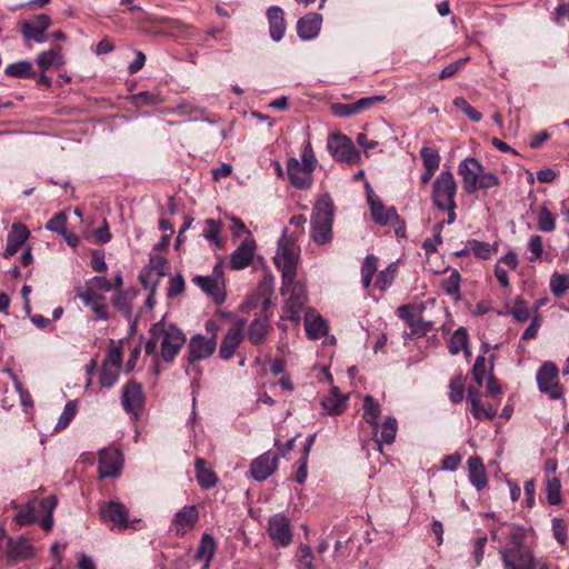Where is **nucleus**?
Wrapping results in <instances>:
<instances>
[{
  "label": "nucleus",
  "mask_w": 569,
  "mask_h": 569,
  "mask_svg": "<svg viewBox=\"0 0 569 569\" xmlns=\"http://www.w3.org/2000/svg\"><path fill=\"white\" fill-rule=\"evenodd\" d=\"M150 338L146 342V353L152 355L156 362V373H159V359L164 362H173L177 355L186 343V335L173 323H167L164 319L153 323L149 330Z\"/></svg>",
  "instance_id": "1"
},
{
  "label": "nucleus",
  "mask_w": 569,
  "mask_h": 569,
  "mask_svg": "<svg viewBox=\"0 0 569 569\" xmlns=\"http://www.w3.org/2000/svg\"><path fill=\"white\" fill-rule=\"evenodd\" d=\"M335 207L329 196H322L315 204L311 217V238L317 244L332 239Z\"/></svg>",
  "instance_id": "2"
},
{
  "label": "nucleus",
  "mask_w": 569,
  "mask_h": 569,
  "mask_svg": "<svg viewBox=\"0 0 569 569\" xmlns=\"http://www.w3.org/2000/svg\"><path fill=\"white\" fill-rule=\"evenodd\" d=\"M521 530L515 529L509 535V541L500 550L506 569H535V558L523 546Z\"/></svg>",
  "instance_id": "3"
},
{
  "label": "nucleus",
  "mask_w": 569,
  "mask_h": 569,
  "mask_svg": "<svg viewBox=\"0 0 569 569\" xmlns=\"http://www.w3.org/2000/svg\"><path fill=\"white\" fill-rule=\"evenodd\" d=\"M317 159L311 144L308 142L302 151L301 161L290 158L287 161V173L293 187L300 190L309 189L313 182L312 172L316 169Z\"/></svg>",
  "instance_id": "4"
},
{
  "label": "nucleus",
  "mask_w": 569,
  "mask_h": 569,
  "mask_svg": "<svg viewBox=\"0 0 569 569\" xmlns=\"http://www.w3.org/2000/svg\"><path fill=\"white\" fill-rule=\"evenodd\" d=\"M287 230L288 229H284L282 237L279 240L274 262L281 270L284 282L290 283L292 279L297 278L299 250L293 242L295 240L287 237Z\"/></svg>",
  "instance_id": "5"
},
{
  "label": "nucleus",
  "mask_w": 569,
  "mask_h": 569,
  "mask_svg": "<svg viewBox=\"0 0 569 569\" xmlns=\"http://www.w3.org/2000/svg\"><path fill=\"white\" fill-rule=\"evenodd\" d=\"M99 515L103 522L110 525L111 529L119 531L127 528L137 529L139 519L129 520L128 508L118 500L104 501L100 503Z\"/></svg>",
  "instance_id": "6"
},
{
  "label": "nucleus",
  "mask_w": 569,
  "mask_h": 569,
  "mask_svg": "<svg viewBox=\"0 0 569 569\" xmlns=\"http://www.w3.org/2000/svg\"><path fill=\"white\" fill-rule=\"evenodd\" d=\"M216 338H207L199 333L192 336L188 343V368L186 371L189 372V369H191L198 375L201 373L199 361L211 357L216 351Z\"/></svg>",
  "instance_id": "7"
},
{
  "label": "nucleus",
  "mask_w": 569,
  "mask_h": 569,
  "mask_svg": "<svg viewBox=\"0 0 569 569\" xmlns=\"http://www.w3.org/2000/svg\"><path fill=\"white\" fill-rule=\"evenodd\" d=\"M457 184L451 171H442L433 182L432 199L439 210L456 208Z\"/></svg>",
  "instance_id": "8"
},
{
  "label": "nucleus",
  "mask_w": 569,
  "mask_h": 569,
  "mask_svg": "<svg viewBox=\"0 0 569 569\" xmlns=\"http://www.w3.org/2000/svg\"><path fill=\"white\" fill-rule=\"evenodd\" d=\"M281 292L282 295H289L284 307L286 317L298 322L300 320L302 307L307 302L305 287L297 282L296 279H292L290 283L284 282L282 279Z\"/></svg>",
  "instance_id": "9"
},
{
  "label": "nucleus",
  "mask_w": 569,
  "mask_h": 569,
  "mask_svg": "<svg viewBox=\"0 0 569 569\" xmlns=\"http://www.w3.org/2000/svg\"><path fill=\"white\" fill-rule=\"evenodd\" d=\"M559 370L553 362H545L537 373V383L541 392L547 393L550 399L562 398V387L559 385Z\"/></svg>",
  "instance_id": "10"
},
{
  "label": "nucleus",
  "mask_w": 569,
  "mask_h": 569,
  "mask_svg": "<svg viewBox=\"0 0 569 569\" xmlns=\"http://www.w3.org/2000/svg\"><path fill=\"white\" fill-rule=\"evenodd\" d=\"M328 149L331 156L338 160L350 164L360 160V153L356 149L351 139L341 133H332L328 141Z\"/></svg>",
  "instance_id": "11"
},
{
  "label": "nucleus",
  "mask_w": 569,
  "mask_h": 569,
  "mask_svg": "<svg viewBox=\"0 0 569 569\" xmlns=\"http://www.w3.org/2000/svg\"><path fill=\"white\" fill-rule=\"evenodd\" d=\"M268 535L276 547L289 546L292 542L290 519L284 513L273 515L268 522Z\"/></svg>",
  "instance_id": "12"
},
{
  "label": "nucleus",
  "mask_w": 569,
  "mask_h": 569,
  "mask_svg": "<svg viewBox=\"0 0 569 569\" xmlns=\"http://www.w3.org/2000/svg\"><path fill=\"white\" fill-rule=\"evenodd\" d=\"M122 467V456L117 448H104L99 451L98 472L101 478L118 477Z\"/></svg>",
  "instance_id": "13"
},
{
  "label": "nucleus",
  "mask_w": 569,
  "mask_h": 569,
  "mask_svg": "<svg viewBox=\"0 0 569 569\" xmlns=\"http://www.w3.org/2000/svg\"><path fill=\"white\" fill-rule=\"evenodd\" d=\"M244 320H237L223 337L219 348V355L223 360H229L234 356L237 348L244 338Z\"/></svg>",
  "instance_id": "14"
},
{
  "label": "nucleus",
  "mask_w": 569,
  "mask_h": 569,
  "mask_svg": "<svg viewBox=\"0 0 569 569\" xmlns=\"http://www.w3.org/2000/svg\"><path fill=\"white\" fill-rule=\"evenodd\" d=\"M269 306L270 300L264 299L260 315L256 317L253 321L249 325L248 339L254 346L263 343L271 328L269 317L267 315Z\"/></svg>",
  "instance_id": "15"
},
{
  "label": "nucleus",
  "mask_w": 569,
  "mask_h": 569,
  "mask_svg": "<svg viewBox=\"0 0 569 569\" xmlns=\"http://www.w3.org/2000/svg\"><path fill=\"white\" fill-rule=\"evenodd\" d=\"M483 169L482 164L472 157L465 159L458 167V173L462 177L463 189L467 193L476 191L479 176Z\"/></svg>",
  "instance_id": "16"
},
{
  "label": "nucleus",
  "mask_w": 569,
  "mask_h": 569,
  "mask_svg": "<svg viewBox=\"0 0 569 569\" xmlns=\"http://www.w3.org/2000/svg\"><path fill=\"white\" fill-rule=\"evenodd\" d=\"M121 402L127 412L138 416L143 406L141 385L136 381H129L123 387Z\"/></svg>",
  "instance_id": "17"
},
{
  "label": "nucleus",
  "mask_w": 569,
  "mask_h": 569,
  "mask_svg": "<svg viewBox=\"0 0 569 569\" xmlns=\"http://www.w3.org/2000/svg\"><path fill=\"white\" fill-rule=\"evenodd\" d=\"M199 512L196 506H184L180 509L172 519V527L176 535L179 537L184 536L192 530L198 521Z\"/></svg>",
  "instance_id": "18"
},
{
  "label": "nucleus",
  "mask_w": 569,
  "mask_h": 569,
  "mask_svg": "<svg viewBox=\"0 0 569 569\" xmlns=\"http://www.w3.org/2000/svg\"><path fill=\"white\" fill-rule=\"evenodd\" d=\"M51 24V18L48 14H38L33 20L27 21L21 26V32L26 40H34L42 43L46 41L43 33Z\"/></svg>",
  "instance_id": "19"
},
{
  "label": "nucleus",
  "mask_w": 569,
  "mask_h": 569,
  "mask_svg": "<svg viewBox=\"0 0 569 569\" xmlns=\"http://www.w3.org/2000/svg\"><path fill=\"white\" fill-rule=\"evenodd\" d=\"M277 465V456L273 452L268 451L251 462L250 473L257 481H263L273 473Z\"/></svg>",
  "instance_id": "20"
},
{
  "label": "nucleus",
  "mask_w": 569,
  "mask_h": 569,
  "mask_svg": "<svg viewBox=\"0 0 569 569\" xmlns=\"http://www.w3.org/2000/svg\"><path fill=\"white\" fill-rule=\"evenodd\" d=\"M256 251V241L252 237L246 238L241 244L231 253L230 267L233 270H241L248 267Z\"/></svg>",
  "instance_id": "21"
},
{
  "label": "nucleus",
  "mask_w": 569,
  "mask_h": 569,
  "mask_svg": "<svg viewBox=\"0 0 569 569\" xmlns=\"http://www.w3.org/2000/svg\"><path fill=\"white\" fill-rule=\"evenodd\" d=\"M368 202L371 217L376 223L386 226L392 222V218H398L397 210L393 207H386L372 190L368 192Z\"/></svg>",
  "instance_id": "22"
},
{
  "label": "nucleus",
  "mask_w": 569,
  "mask_h": 569,
  "mask_svg": "<svg viewBox=\"0 0 569 569\" xmlns=\"http://www.w3.org/2000/svg\"><path fill=\"white\" fill-rule=\"evenodd\" d=\"M29 236L30 231L24 224L14 222L7 237V247L4 249L3 257L10 258L14 256L28 240Z\"/></svg>",
  "instance_id": "23"
},
{
  "label": "nucleus",
  "mask_w": 569,
  "mask_h": 569,
  "mask_svg": "<svg viewBox=\"0 0 569 569\" xmlns=\"http://www.w3.org/2000/svg\"><path fill=\"white\" fill-rule=\"evenodd\" d=\"M322 16L320 13H308L297 22V33L302 40L316 38L321 29Z\"/></svg>",
  "instance_id": "24"
},
{
  "label": "nucleus",
  "mask_w": 569,
  "mask_h": 569,
  "mask_svg": "<svg viewBox=\"0 0 569 569\" xmlns=\"http://www.w3.org/2000/svg\"><path fill=\"white\" fill-rule=\"evenodd\" d=\"M78 297L83 301V303L87 307L91 308L92 312L96 315V319H109L107 306L103 303V296L97 293L94 290H92V288H84L83 290L78 292Z\"/></svg>",
  "instance_id": "25"
},
{
  "label": "nucleus",
  "mask_w": 569,
  "mask_h": 569,
  "mask_svg": "<svg viewBox=\"0 0 569 569\" xmlns=\"http://www.w3.org/2000/svg\"><path fill=\"white\" fill-rule=\"evenodd\" d=\"M348 396L342 395L340 389L332 386L328 396L321 400V407L326 415L336 416L345 411L347 406Z\"/></svg>",
  "instance_id": "26"
},
{
  "label": "nucleus",
  "mask_w": 569,
  "mask_h": 569,
  "mask_svg": "<svg viewBox=\"0 0 569 569\" xmlns=\"http://www.w3.org/2000/svg\"><path fill=\"white\" fill-rule=\"evenodd\" d=\"M305 329L308 338L311 340H318L328 333L326 320L312 309L306 311Z\"/></svg>",
  "instance_id": "27"
},
{
  "label": "nucleus",
  "mask_w": 569,
  "mask_h": 569,
  "mask_svg": "<svg viewBox=\"0 0 569 569\" xmlns=\"http://www.w3.org/2000/svg\"><path fill=\"white\" fill-rule=\"evenodd\" d=\"M193 283L209 295L216 303L220 305L224 301L226 292L222 282L217 278L210 276H196L193 278Z\"/></svg>",
  "instance_id": "28"
},
{
  "label": "nucleus",
  "mask_w": 569,
  "mask_h": 569,
  "mask_svg": "<svg viewBox=\"0 0 569 569\" xmlns=\"http://www.w3.org/2000/svg\"><path fill=\"white\" fill-rule=\"evenodd\" d=\"M397 311L398 316L410 326V336L420 337L430 330L431 325L429 322L422 321L420 317L416 316L412 312V308L410 306H400Z\"/></svg>",
  "instance_id": "29"
},
{
  "label": "nucleus",
  "mask_w": 569,
  "mask_h": 569,
  "mask_svg": "<svg viewBox=\"0 0 569 569\" xmlns=\"http://www.w3.org/2000/svg\"><path fill=\"white\" fill-rule=\"evenodd\" d=\"M469 471V481L477 490H482L488 485L487 472L482 460L477 457H470L467 461Z\"/></svg>",
  "instance_id": "30"
},
{
  "label": "nucleus",
  "mask_w": 569,
  "mask_h": 569,
  "mask_svg": "<svg viewBox=\"0 0 569 569\" xmlns=\"http://www.w3.org/2000/svg\"><path fill=\"white\" fill-rule=\"evenodd\" d=\"M267 18L269 21L270 37L274 41H280L286 32V22L282 9L278 6L270 7L267 11Z\"/></svg>",
  "instance_id": "31"
},
{
  "label": "nucleus",
  "mask_w": 569,
  "mask_h": 569,
  "mask_svg": "<svg viewBox=\"0 0 569 569\" xmlns=\"http://www.w3.org/2000/svg\"><path fill=\"white\" fill-rule=\"evenodd\" d=\"M8 556L14 560L29 559L34 556L32 546L24 539L8 540Z\"/></svg>",
  "instance_id": "32"
},
{
  "label": "nucleus",
  "mask_w": 569,
  "mask_h": 569,
  "mask_svg": "<svg viewBox=\"0 0 569 569\" xmlns=\"http://www.w3.org/2000/svg\"><path fill=\"white\" fill-rule=\"evenodd\" d=\"M138 292L134 289H128L126 291L120 290L113 300V306L118 309L127 319H130L132 311V300L137 297Z\"/></svg>",
  "instance_id": "33"
},
{
  "label": "nucleus",
  "mask_w": 569,
  "mask_h": 569,
  "mask_svg": "<svg viewBox=\"0 0 569 569\" xmlns=\"http://www.w3.org/2000/svg\"><path fill=\"white\" fill-rule=\"evenodd\" d=\"M196 471L197 480L202 488H212L218 482L216 473L211 469L206 468V461L202 458L196 459Z\"/></svg>",
  "instance_id": "34"
},
{
  "label": "nucleus",
  "mask_w": 569,
  "mask_h": 569,
  "mask_svg": "<svg viewBox=\"0 0 569 569\" xmlns=\"http://www.w3.org/2000/svg\"><path fill=\"white\" fill-rule=\"evenodd\" d=\"M468 332L463 327H459L451 336L449 341V351L451 355H458L461 350L465 351L467 356L470 355V350L468 348Z\"/></svg>",
  "instance_id": "35"
},
{
  "label": "nucleus",
  "mask_w": 569,
  "mask_h": 569,
  "mask_svg": "<svg viewBox=\"0 0 569 569\" xmlns=\"http://www.w3.org/2000/svg\"><path fill=\"white\" fill-rule=\"evenodd\" d=\"M216 550V541L212 536L204 533L201 538V543L196 552L197 560H203L204 567H209Z\"/></svg>",
  "instance_id": "36"
},
{
  "label": "nucleus",
  "mask_w": 569,
  "mask_h": 569,
  "mask_svg": "<svg viewBox=\"0 0 569 569\" xmlns=\"http://www.w3.org/2000/svg\"><path fill=\"white\" fill-rule=\"evenodd\" d=\"M363 419L366 422H368L371 426L377 427L378 418L381 415V407L380 405L375 400V398L370 395H367L363 398Z\"/></svg>",
  "instance_id": "37"
},
{
  "label": "nucleus",
  "mask_w": 569,
  "mask_h": 569,
  "mask_svg": "<svg viewBox=\"0 0 569 569\" xmlns=\"http://www.w3.org/2000/svg\"><path fill=\"white\" fill-rule=\"evenodd\" d=\"M4 73L12 78H31L34 76L32 63L26 60L7 66Z\"/></svg>",
  "instance_id": "38"
},
{
  "label": "nucleus",
  "mask_w": 569,
  "mask_h": 569,
  "mask_svg": "<svg viewBox=\"0 0 569 569\" xmlns=\"http://www.w3.org/2000/svg\"><path fill=\"white\" fill-rule=\"evenodd\" d=\"M398 423L396 418L388 417L381 425L380 438L377 440L379 446L381 443L391 445L396 439Z\"/></svg>",
  "instance_id": "39"
},
{
  "label": "nucleus",
  "mask_w": 569,
  "mask_h": 569,
  "mask_svg": "<svg viewBox=\"0 0 569 569\" xmlns=\"http://www.w3.org/2000/svg\"><path fill=\"white\" fill-rule=\"evenodd\" d=\"M36 62L42 70H47L52 67H60L63 59L59 50H50L40 53Z\"/></svg>",
  "instance_id": "40"
},
{
  "label": "nucleus",
  "mask_w": 569,
  "mask_h": 569,
  "mask_svg": "<svg viewBox=\"0 0 569 569\" xmlns=\"http://www.w3.org/2000/svg\"><path fill=\"white\" fill-rule=\"evenodd\" d=\"M39 506L42 510L47 511V516L41 520L40 526L46 530L50 531L53 526L52 512L57 507V499L54 496H49L39 501Z\"/></svg>",
  "instance_id": "41"
},
{
  "label": "nucleus",
  "mask_w": 569,
  "mask_h": 569,
  "mask_svg": "<svg viewBox=\"0 0 569 569\" xmlns=\"http://www.w3.org/2000/svg\"><path fill=\"white\" fill-rule=\"evenodd\" d=\"M377 271V258L373 254H368L361 267V281L362 286L367 289L371 284L372 278Z\"/></svg>",
  "instance_id": "42"
},
{
  "label": "nucleus",
  "mask_w": 569,
  "mask_h": 569,
  "mask_svg": "<svg viewBox=\"0 0 569 569\" xmlns=\"http://www.w3.org/2000/svg\"><path fill=\"white\" fill-rule=\"evenodd\" d=\"M207 228L203 230L202 236L214 243L217 247H222V240L220 238L221 223L214 219H207L204 221Z\"/></svg>",
  "instance_id": "43"
},
{
  "label": "nucleus",
  "mask_w": 569,
  "mask_h": 569,
  "mask_svg": "<svg viewBox=\"0 0 569 569\" xmlns=\"http://www.w3.org/2000/svg\"><path fill=\"white\" fill-rule=\"evenodd\" d=\"M560 480L556 477H548L546 481V492L548 502L552 506L560 503L561 495H560Z\"/></svg>",
  "instance_id": "44"
},
{
  "label": "nucleus",
  "mask_w": 569,
  "mask_h": 569,
  "mask_svg": "<svg viewBox=\"0 0 569 569\" xmlns=\"http://www.w3.org/2000/svg\"><path fill=\"white\" fill-rule=\"evenodd\" d=\"M420 157L426 169L439 168L440 154L437 149L425 146L420 150Z\"/></svg>",
  "instance_id": "45"
},
{
  "label": "nucleus",
  "mask_w": 569,
  "mask_h": 569,
  "mask_svg": "<svg viewBox=\"0 0 569 569\" xmlns=\"http://www.w3.org/2000/svg\"><path fill=\"white\" fill-rule=\"evenodd\" d=\"M468 247L477 257L481 259H489L492 253L497 251L496 246L478 240L469 241Z\"/></svg>",
  "instance_id": "46"
},
{
  "label": "nucleus",
  "mask_w": 569,
  "mask_h": 569,
  "mask_svg": "<svg viewBox=\"0 0 569 569\" xmlns=\"http://www.w3.org/2000/svg\"><path fill=\"white\" fill-rule=\"evenodd\" d=\"M77 411V403L76 401H68L63 408L62 413L60 415L56 430H62L68 427V425L71 422V420L74 418Z\"/></svg>",
  "instance_id": "47"
},
{
  "label": "nucleus",
  "mask_w": 569,
  "mask_h": 569,
  "mask_svg": "<svg viewBox=\"0 0 569 569\" xmlns=\"http://www.w3.org/2000/svg\"><path fill=\"white\" fill-rule=\"evenodd\" d=\"M396 270V264L391 263L387 269L380 271L376 279V287L381 291L389 288L393 281Z\"/></svg>",
  "instance_id": "48"
},
{
  "label": "nucleus",
  "mask_w": 569,
  "mask_h": 569,
  "mask_svg": "<svg viewBox=\"0 0 569 569\" xmlns=\"http://www.w3.org/2000/svg\"><path fill=\"white\" fill-rule=\"evenodd\" d=\"M449 398L453 403L462 401L465 396V385L461 376H456L449 383Z\"/></svg>",
  "instance_id": "49"
},
{
  "label": "nucleus",
  "mask_w": 569,
  "mask_h": 569,
  "mask_svg": "<svg viewBox=\"0 0 569 569\" xmlns=\"http://www.w3.org/2000/svg\"><path fill=\"white\" fill-rule=\"evenodd\" d=\"M36 503H39V501H37V500L30 501L23 510H21L20 512H18L16 515L14 520L17 521V523L19 526L31 525L36 521V516H34V510H36L34 505Z\"/></svg>",
  "instance_id": "50"
},
{
  "label": "nucleus",
  "mask_w": 569,
  "mask_h": 569,
  "mask_svg": "<svg viewBox=\"0 0 569 569\" xmlns=\"http://www.w3.org/2000/svg\"><path fill=\"white\" fill-rule=\"evenodd\" d=\"M119 368L107 366L102 363L100 372V383L104 388L112 387L119 377Z\"/></svg>",
  "instance_id": "51"
},
{
  "label": "nucleus",
  "mask_w": 569,
  "mask_h": 569,
  "mask_svg": "<svg viewBox=\"0 0 569 569\" xmlns=\"http://www.w3.org/2000/svg\"><path fill=\"white\" fill-rule=\"evenodd\" d=\"M453 104L456 108L461 110L471 121L479 122L481 120L482 114L473 109L463 97L455 98Z\"/></svg>",
  "instance_id": "52"
},
{
  "label": "nucleus",
  "mask_w": 569,
  "mask_h": 569,
  "mask_svg": "<svg viewBox=\"0 0 569 569\" xmlns=\"http://www.w3.org/2000/svg\"><path fill=\"white\" fill-rule=\"evenodd\" d=\"M121 360H122V348L120 345H117L113 340H111V343L108 349V353L103 361V365L116 367V368L120 369Z\"/></svg>",
  "instance_id": "53"
},
{
  "label": "nucleus",
  "mask_w": 569,
  "mask_h": 569,
  "mask_svg": "<svg viewBox=\"0 0 569 569\" xmlns=\"http://www.w3.org/2000/svg\"><path fill=\"white\" fill-rule=\"evenodd\" d=\"M487 371V359L483 355H480L477 357L472 368V376L478 387L482 386Z\"/></svg>",
  "instance_id": "54"
},
{
  "label": "nucleus",
  "mask_w": 569,
  "mask_h": 569,
  "mask_svg": "<svg viewBox=\"0 0 569 569\" xmlns=\"http://www.w3.org/2000/svg\"><path fill=\"white\" fill-rule=\"evenodd\" d=\"M550 289L555 296H561L569 289V278L560 273H553L550 280Z\"/></svg>",
  "instance_id": "55"
},
{
  "label": "nucleus",
  "mask_w": 569,
  "mask_h": 569,
  "mask_svg": "<svg viewBox=\"0 0 569 569\" xmlns=\"http://www.w3.org/2000/svg\"><path fill=\"white\" fill-rule=\"evenodd\" d=\"M510 313L519 322H525V321H527L530 318L529 306L522 299H518V300L515 301L513 307H512Z\"/></svg>",
  "instance_id": "56"
},
{
  "label": "nucleus",
  "mask_w": 569,
  "mask_h": 569,
  "mask_svg": "<svg viewBox=\"0 0 569 569\" xmlns=\"http://www.w3.org/2000/svg\"><path fill=\"white\" fill-rule=\"evenodd\" d=\"M538 228L543 232H550L555 229V217L546 207L541 208L538 214Z\"/></svg>",
  "instance_id": "57"
},
{
  "label": "nucleus",
  "mask_w": 569,
  "mask_h": 569,
  "mask_svg": "<svg viewBox=\"0 0 569 569\" xmlns=\"http://www.w3.org/2000/svg\"><path fill=\"white\" fill-rule=\"evenodd\" d=\"M67 224V214L64 212L56 213L46 224V228L50 231L64 233Z\"/></svg>",
  "instance_id": "58"
},
{
  "label": "nucleus",
  "mask_w": 569,
  "mask_h": 569,
  "mask_svg": "<svg viewBox=\"0 0 569 569\" xmlns=\"http://www.w3.org/2000/svg\"><path fill=\"white\" fill-rule=\"evenodd\" d=\"M298 561L306 569H315L313 555L308 545L301 543L298 548Z\"/></svg>",
  "instance_id": "59"
},
{
  "label": "nucleus",
  "mask_w": 569,
  "mask_h": 569,
  "mask_svg": "<svg viewBox=\"0 0 569 569\" xmlns=\"http://www.w3.org/2000/svg\"><path fill=\"white\" fill-rule=\"evenodd\" d=\"M500 180L496 173L485 172L483 169L479 176V182L476 184V191L478 189H489L499 186Z\"/></svg>",
  "instance_id": "60"
},
{
  "label": "nucleus",
  "mask_w": 569,
  "mask_h": 569,
  "mask_svg": "<svg viewBox=\"0 0 569 569\" xmlns=\"http://www.w3.org/2000/svg\"><path fill=\"white\" fill-rule=\"evenodd\" d=\"M307 218L302 214L293 216L290 219L289 227L293 228L290 239L296 240L303 234Z\"/></svg>",
  "instance_id": "61"
},
{
  "label": "nucleus",
  "mask_w": 569,
  "mask_h": 569,
  "mask_svg": "<svg viewBox=\"0 0 569 569\" xmlns=\"http://www.w3.org/2000/svg\"><path fill=\"white\" fill-rule=\"evenodd\" d=\"M86 288H92V290H94L96 292H97V290L103 291V292H109L111 289H113V286H112V282L110 280H108L107 278L96 276L87 282Z\"/></svg>",
  "instance_id": "62"
},
{
  "label": "nucleus",
  "mask_w": 569,
  "mask_h": 569,
  "mask_svg": "<svg viewBox=\"0 0 569 569\" xmlns=\"http://www.w3.org/2000/svg\"><path fill=\"white\" fill-rule=\"evenodd\" d=\"M540 325H541V315L538 311H536L531 318L530 325L523 331L521 339L530 340V339L536 338L538 330L540 328Z\"/></svg>",
  "instance_id": "63"
},
{
  "label": "nucleus",
  "mask_w": 569,
  "mask_h": 569,
  "mask_svg": "<svg viewBox=\"0 0 569 569\" xmlns=\"http://www.w3.org/2000/svg\"><path fill=\"white\" fill-rule=\"evenodd\" d=\"M528 248H529V250L532 253V256L529 257L528 260L530 262H533V261L538 260L541 257L542 251H543V246H542L541 237L540 236H532L529 239Z\"/></svg>",
  "instance_id": "64"
}]
</instances>
